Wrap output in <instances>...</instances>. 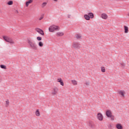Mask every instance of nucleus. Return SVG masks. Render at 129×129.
<instances>
[{"instance_id": "obj_1", "label": "nucleus", "mask_w": 129, "mask_h": 129, "mask_svg": "<svg viewBox=\"0 0 129 129\" xmlns=\"http://www.w3.org/2000/svg\"><path fill=\"white\" fill-rule=\"evenodd\" d=\"M28 43L30 45L31 49H33V50H37V49H38V47L36 43L31 39L28 40Z\"/></svg>"}, {"instance_id": "obj_2", "label": "nucleus", "mask_w": 129, "mask_h": 129, "mask_svg": "<svg viewBox=\"0 0 129 129\" xmlns=\"http://www.w3.org/2000/svg\"><path fill=\"white\" fill-rule=\"evenodd\" d=\"M58 92L59 89L57 88V87H54L51 90V95H52V96H55V95H57V94H58Z\"/></svg>"}, {"instance_id": "obj_3", "label": "nucleus", "mask_w": 129, "mask_h": 129, "mask_svg": "<svg viewBox=\"0 0 129 129\" xmlns=\"http://www.w3.org/2000/svg\"><path fill=\"white\" fill-rule=\"evenodd\" d=\"M72 49H80V43L78 42H73L72 45Z\"/></svg>"}, {"instance_id": "obj_4", "label": "nucleus", "mask_w": 129, "mask_h": 129, "mask_svg": "<svg viewBox=\"0 0 129 129\" xmlns=\"http://www.w3.org/2000/svg\"><path fill=\"white\" fill-rule=\"evenodd\" d=\"M60 30V28H59L58 26L56 25H51L49 28V32H54V31H59Z\"/></svg>"}, {"instance_id": "obj_5", "label": "nucleus", "mask_w": 129, "mask_h": 129, "mask_svg": "<svg viewBox=\"0 0 129 129\" xmlns=\"http://www.w3.org/2000/svg\"><path fill=\"white\" fill-rule=\"evenodd\" d=\"M3 39L5 40V41L8 42V43H10V44H15L14 40H13L11 38H10L8 36H3Z\"/></svg>"}, {"instance_id": "obj_6", "label": "nucleus", "mask_w": 129, "mask_h": 129, "mask_svg": "<svg viewBox=\"0 0 129 129\" xmlns=\"http://www.w3.org/2000/svg\"><path fill=\"white\" fill-rule=\"evenodd\" d=\"M97 117L99 120H100V121L103 120V116L102 115V114L100 113L97 114Z\"/></svg>"}, {"instance_id": "obj_7", "label": "nucleus", "mask_w": 129, "mask_h": 129, "mask_svg": "<svg viewBox=\"0 0 129 129\" xmlns=\"http://www.w3.org/2000/svg\"><path fill=\"white\" fill-rule=\"evenodd\" d=\"M106 115L107 117H110L111 115H112V113L111 112V110H107L106 111Z\"/></svg>"}, {"instance_id": "obj_8", "label": "nucleus", "mask_w": 129, "mask_h": 129, "mask_svg": "<svg viewBox=\"0 0 129 129\" xmlns=\"http://www.w3.org/2000/svg\"><path fill=\"white\" fill-rule=\"evenodd\" d=\"M36 31L38 33H39V34H40V35H42V36H44L45 35L44 34V31L40 29L39 28H36Z\"/></svg>"}, {"instance_id": "obj_9", "label": "nucleus", "mask_w": 129, "mask_h": 129, "mask_svg": "<svg viewBox=\"0 0 129 129\" xmlns=\"http://www.w3.org/2000/svg\"><path fill=\"white\" fill-rule=\"evenodd\" d=\"M56 81L57 82H59L61 86H64V82H63V80H62L61 78H58Z\"/></svg>"}, {"instance_id": "obj_10", "label": "nucleus", "mask_w": 129, "mask_h": 129, "mask_svg": "<svg viewBox=\"0 0 129 129\" xmlns=\"http://www.w3.org/2000/svg\"><path fill=\"white\" fill-rule=\"evenodd\" d=\"M88 125L92 128H93L94 127V123L93 121L90 120L88 121Z\"/></svg>"}, {"instance_id": "obj_11", "label": "nucleus", "mask_w": 129, "mask_h": 129, "mask_svg": "<svg viewBox=\"0 0 129 129\" xmlns=\"http://www.w3.org/2000/svg\"><path fill=\"white\" fill-rule=\"evenodd\" d=\"M101 18H102V19H103L104 20H107V18H108V16L106 14L102 13L101 15Z\"/></svg>"}, {"instance_id": "obj_12", "label": "nucleus", "mask_w": 129, "mask_h": 129, "mask_svg": "<svg viewBox=\"0 0 129 129\" xmlns=\"http://www.w3.org/2000/svg\"><path fill=\"white\" fill-rule=\"evenodd\" d=\"M119 95H121L122 97H124V95L125 94V91L123 90H120L118 91Z\"/></svg>"}, {"instance_id": "obj_13", "label": "nucleus", "mask_w": 129, "mask_h": 129, "mask_svg": "<svg viewBox=\"0 0 129 129\" xmlns=\"http://www.w3.org/2000/svg\"><path fill=\"white\" fill-rule=\"evenodd\" d=\"M34 2V0H28L26 2V7L28 8L29 7V5L32 4Z\"/></svg>"}, {"instance_id": "obj_14", "label": "nucleus", "mask_w": 129, "mask_h": 129, "mask_svg": "<svg viewBox=\"0 0 129 129\" xmlns=\"http://www.w3.org/2000/svg\"><path fill=\"white\" fill-rule=\"evenodd\" d=\"M56 35L57 37H62V36H64V33L62 32H58L56 33Z\"/></svg>"}, {"instance_id": "obj_15", "label": "nucleus", "mask_w": 129, "mask_h": 129, "mask_svg": "<svg viewBox=\"0 0 129 129\" xmlns=\"http://www.w3.org/2000/svg\"><path fill=\"white\" fill-rule=\"evenodd\" d=\"M116 127L117 129H123V127H122V125H121V124H117L116 125Z\"/></svg>"}, {"instance_id": "obj_16", "label": "nucleus", "mask_w": 129, "mask_h": 129, "mask_svg": "<svg viewBox=\"0 0 129 129\" xmlns=\"http://www.w3.org/2000/svg\"><path fill=\"white\" fill-rule=\"evenodd\" d=\"M124 33L127 34L128 33V27L126 26H124Z\"/></svg>"}, {"instance_id": "obj_17", "label": "nucleus", "mask_w": 129, "mask_h": 129, "mask_svg": "<svg viewBox=\"0 0 129 129\" xmlns=\"http://www.w3.org/2000/svg\"><path fill=\"white\" fill-rule=\"evenodd\" d=\"M35 115H36V116H40V115H41V114L40 113V111L39 110V109L36 110L35 112Z\"/></svg>"}, {"instance_id": "obj_18", "label": "nucleus", "mask_w": 129, "mask_h": 129, "mask_svg": "<svg viewBox=\"0 0 129 129\" xmlns=\"http://www.w3.org/2000/svg\"><path fill=\"white\" fill-rule=\"evenodd\" d=\"M72 84H73L74 85H77V81L75 80H71Z\"/></svg>"}, {"instance_id": "obj_19", "label": "nucleus", "mask_w": 129, "mask_h": 129, "mask_svg": "<svg viewBox=\"0 0 129 129\" xmlns=\"http://www.w3.org/2000/svg\"><path fill=\"white\" fill-rule=\"evenodd\" d=\"M84 18L86 20H87V21H89V20H90V17H89V15H84Z\"/></svg>"}, {"instance_id": "obj_20", "label": "nucleus", "mask_w": 129, "mask_h": 129, "mask_svg": "<svg viewBox=\"0 0 129 129\" xmlns=\"http://www.w3.org/2000/svg\"><path fill=\"white\" fill-rule=\"evenodd\" d=\"M75 37L76 39H81L82 36L81 35V34H76Z\"/></svg>"}, {"instance_id": "obj_21", "label": "nucleus", "mask_w": 129, "mask_h": 129, "mask_svg": "<svg viewBox=\"0 0 129 129\" xmlns=\"http://www.w3.org/2000/svg\"><path fill=\"white\" fill-rule=\"evenodd\" d=\"M89 16L90 17V18H91V19H93V18L94 17V15L92 13H89Z\"/></svg>"}, {"instance_id": "obj_22", "label": "nucleus", "mask_w": 129, "mask_h": 129, "mask_svg": "<svg viewBox=\"0 0 129 129\" xmlns=\"http://www.w3.org/2000/svg\"><path fill=\"white\" fill-rule=\"evenodd\" d=\"M101 72H103V73H104V72H105V68H104V67H101Z\"/></svg>"}, {"instance_id": "obj_23", "label": "nucleus", "mask_w": 129, "mask_h": 129, "mask_svg": "<svg viewBox=\"0 0 129 129\" xmlns=\"http://www.w3.org/2000/svg\"><path fill=\"white\" fill-rule=\"evenodd\" d=\"M9 105H10V101H9V100H7L6 101V107H9Z\"/></svg>"}, {"instance_id": "obj_24", "label": "nucleus", "mask_w": 129, "mask_h": 129, "mask_svg": "<svg viewBox=\"0 0 129 129\" xmlns=\"http://www.w3.org/2000/svg\"><path fill=\"white\" fill-rule=\"evenodd\" d=\"M13 4H14V2L12 1H10L8 2L7 5H8V6H12Z\"/></svg>"}, {"instance_id": "obj_25", "label": "nucleus", "mask_w": 129, "mask_h": 129, "mask_svg": "<svg viewBox=\"0 0 129 129\" xmlns=\"http://www.w3.org/2000/svg\"><path fill=\"white\" fill-rule=\"evenodd\" d=\"M38 46H39V47H43V46H44V44H43V42H42V41H40L38 43Z\"/></svg>"}, {"instance_id": "obj_26", "label": "nucleus", "mask_w": 129, "mask_h": 129, "mask_svg": "<svg viewBox=\"0 0 129 129\" xmlns=\"http://www.w3.org/2000/svg\"><path fill=\"white\" fill-rule=\"evenodd\" d=\"M1 68H2V69H7V67H6V66L4 65V64H1L0 66Z\"/></svg>"}, {"instance_id": "obj_27", "label": "nucleus", "mask_w": 129, "mask_h": 129, "mask_svg": "<svg viewBox=\"0 0 129 129\" xmlns=\"http://www.w3.org/2000/svg\"><path fill=\"white\" fill-rule=\"evenodd\" d=\"M46 6H47V3L45 2L43 3L42 5H41V7L42 8H45V7H46Z\"/></svg>"}, {"instance_id": "obj_28", "label": "nucleus", "mask_w": 129, "mask_h": 129, "mask_svg": "<svg viewBox=\"0 0 129 129\" xmlns=\"http://www.w3.org/2000/svg\"><path fill=\"white\" fill-rule=\"evenodd\" d=\"M110 118H111V120H114V116L111 115L110 117Z\"/></svg>"}, {"instance_id": "obj_29", "label": "nucleus", "mask_w": 129, "mask_h": 129, "mask_svg": "<svg viewBox=\"0 0 129 129\" xmlns=\"http://www.w3.org/2000/svg\"><path fill=\"white\" fill-rule=\"evenodd\" d=\"M37 40L38 41H42V37L38 36L37 37Z\"/></svg>"}, {"instance_id": "obj_30", "label": "nucleus", "mask_w": 129, "mask_h": 129, "mask_svg": "<svg viewBox=\"0 0 129 129\" xmlns=\"http://www.w3.org/2000/svg\"><path fill=\"white\" fill-rule=\"evenodd\" d=\"M85 84L87 85V86H89L90 83L89 82H86Z\"/></svg>"}, {"instance_id": "obj_31", "label": "nucleus", "mask_w": 129, "mask_h": 129, "mask_svg": "<svg viewBox=\"0 0 129 129\" xmlns=\"http://www.w3.org/2000/svg\"><path fill=\"white\" fill-rule=\"evenodd\" d=\"M3 81V77H2V75H0V83Z\"/></svg>"}, {"instance_id": "obj_32", "label": "nucleus", "mask_w": 129, "mask_h": 129, "mask_svg": "<svg viewBox=\"0 0 129 129\" xmlns=\"http://www.w3.org/2000/svg\"><path fill=\"white\" fill-rule=\"evenodd\" d=\"M108 127L109 128H112V125H111V124H109Z\"/></svg>"}, {"instance_id": "obj_33", "label": "nucleus", "mask_w": 129, "mask_h": 129, "mask_svg": "<svg viewBox=\"0 0 129 129\" xmlns=\"http://www.w3.org/2000/svg\"><path fill=\"white\" fill-rule=\"evenodd\" d=\"M43 18L44 17L43 16L40 17V18L39 19V21H41V20H43Z\"/></svg>"}, {"instance_id": "obj_34", "label": "nucleus", "mask_w": 129, "mask_h": 129, "mask_svg": "<svg viewBox=\"0 0 129 129\" xmlns=\"http://www.w3.org/2000/svg\"><path fill=\"white\" fill-rule=\"evenodd\" d=\"M15 13V14H19V11H18V10H16Z\"/></svg>"}, {"instance_id": "obj_35", "label": "nucleus", "mask_w": 129, "mask_h": 129, "mask_svg": "<svg viewBox=\"0 0 129 129\" xmlns=\"http://www.w3.org/2000/svg\"><path fill=\"white\" fill-rule=\"evenodd\" d=\"M121 66L122 67H124V63H121Z\"/></svg>"}, {"instance_id": "obj_36", "label": "nucleus", "mask_w": 129, "mask_h": 129, "mask_svg": "<svg viewBox=\"0 0 129 129\" xmlns=\"http://www.w3.org/2000/svg\"><path fill=\"white\" fill-rule=\"evenodd\" d=\"M54 2H57L58 0H53Z\"/></svg>"}]
</instances>
